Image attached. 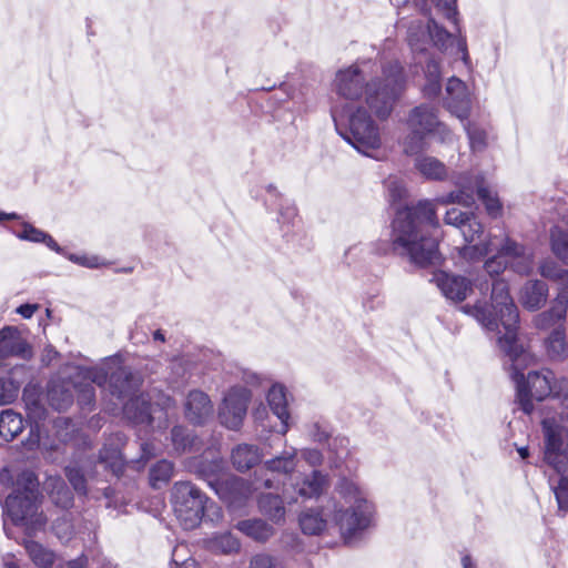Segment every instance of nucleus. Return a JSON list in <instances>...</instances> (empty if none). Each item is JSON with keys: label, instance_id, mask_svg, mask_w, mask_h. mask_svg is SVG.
<instances>
[{"label": "nucleus", "instance_id": "obj_31", "mask_svg": "<svg viewBox=\"0 0 568 568\" xmlns=\"http://www.w3.org/2000/svg\"><path fill=\"white\" fill-rule=\"evenodd\" d=\"M235 527L242 534L258 542L267 541L275 532L273 526L261 518L240 520Z\"/></svg>", "mask_w": 568, "mask_h": 568}, {"label": "nucleus", "instance_id": "obj_62", "mask_svg": "<svg viewBox=\"0 0 568 568\" xmlns=\"http://www.w3.org/2000/svg\"><path fill=\"white\" fill-rule=\"evenodd\" d=\"M301 457L311 467H318L323 463V454L315 448H304L300 452Z\"/></svg>", "mask_w": 568, "mask_h": 568}, {"label": "nucleus", "instance_id": "obj_61", "mask_svg": "<svg viewBox=\"0 0 568 568\" xmlns=\"http://www.w3.org/2000/svg\"><path fill=\"white\" fill-rule=\"evenodd\" d=\"M95 402V392L94 387L91 384L85 385L79 390L78 394V403L82 407H88L91 409V407L94 405Z\"/></svg>", "mask_w": 568, "mask_h": 568}, {"label": "nucleus", "instance_id": "obj_63", "mask_svg": "<svg viewBox=\"0 0 568 568\" xmlns=\"http://www.w3.org/2000/svg\"><path fill=\"white\" fill-rule=\"evenodd\" d=\"M430 135L436 136L443 143H453L455 138L450 129L440 121Z\"/></svg>", "mask_w": 568, "mask_h": 568}, {"label": "nucleus", "instance_id": "obj_16", "mask_svg": "<svg viewBox=\"0 0 568 568\" xmlns=\"http://www.w3.org/2000/svg\"><path fill=\"white\" fill-rule=\"evenodd\" d=\"M498 252L508 261L509 267L519 275H528L534 270V254L524 244L506 237Z\"/></svg>", "mask_w": 568, "mask_h": 568}, {"label": "nucleus", "instance_id": "obj_30", "mask_svg": "<svg viewBox=\"0 0 568 568\" xmlns=\"http://www.w3.org/2000/svg\"><path fill=\"white\" fill-rule=\"evenodd\" d=\"M258 510L274 524L284 521L286 509L278 494H261L257 500Z\"/></svg>", "mask_w": 568, "mask_h": 568}, {"label": "nucleus", "instance_id": "obj_55", "mask_svg": "<svg viewBox=\"0 0 568 568\" xmlns=\"http://www.w3.org/2000/svg\"><path fill=\"white\" fill-rule=\"evenodd\" d=\"M348 439L344 436H335L331 438L328 442V450L335 455V459L333 460L334 466H337V462L342 460L348 454Z\"/></svg>", "mask_w": 568, "mask_h": 568}, {"label": "nucleus", "instance_id": "obj_10", "mask_svg": "<svg viewBox=\"0 0 568 568\" xmlns=\"http://www.w3.org/2000/svg\"><path fill=\"white\" fill-rule=\"evenodd\" d=\"M455 184L458 189L440 197L438 200L439 202L444 204L458 203L464 206H471L475 203L476 193L490 216L497 217L501 214L503 206L497 194L485 186L481 175L471 176L467 173L458 176Z\"/></svg>", "mask_w": 568, "mask_h": 568}, {"label": "nucleus", "instance_id": "obj_9", "mask_svg": "<svg viewBox=\"0 0 568 568\" xmlns=\"http://www.w3.org/2000/svg\"><path fill=\"white\" fill-rule=\"evenodd\" d=\"M171 503L184 529L197 527L209 508V498L191 481H176L171 490Z\"/></svg>", "mask_w": 568, "mask_h": 568}, {"label": "nucleus", "instance_id": "obj_18", "mask_svg": "<svg viewBox=\"0 0 568 568\" xmlns=\"http://www.w3.org/2000/svg\"><path fill=\"white\" fill-rule=\"evenodd\" d=\"M430 282L439 288L447 300L457 303L463 302L471 292V283L466 277L444 271L435 272Z\"/></svg>", "mask_w": 568, "mask_h": 568}, {"label": "nucleus", "instance_id": "obj_45", "mask_svg": "<svg viewBox=\"0 0 568 568\" xmlns=\"http://www.w3.org/2000/svg\"><path fill=\"white\" fill-rule=\"evenodd\" d=\"M12 493H19L31 498H38L39 480L37 475L32 470L21 471L17 478L16 488Z\"/></svg>", "mask_w": 568, "mask_h": 568}, {"label": "nucleus", "instance_id": "obj_20", "mask_svg": "<svg viewBox=\"0 0 568 568\" xmlns=\"http://www.w3.org/2000/svg\"><path fill=\"white\" fill-rule=\"evenodd\" d=\"M213 404L206 393L191 390L184 403V416L193 425L202 426L213 417Z\"/></svg>", "mask_w": 568, "mask_h": 568}, {"label": "nucleus", "instance_id": "obj_26", "mask_svg": "<svg viewBox=\"0 0 568 568\" xmlns=\"http://www.w3.org/2000/svg\"><path fill=\"white\" fill-rule=\"evenodd\" d=\"M568 308V288L561 287L549 311L540 313L536 317L538 328H547L566 318Z\"/></svg>", "mask_w": 568, "mask_h": 568}, {"label": "nucleus", "instance_id": "obj_42", "mask_svg": "<svg viewBox=\"0 0 568 568\" xmlns=\"http://www.w3.org/2000/svg\"><path fill=\"white\" fill-rule=\"evenodd\" d=\"M196 436L187 427L175 425L171 430V442L178 454L191 450L196 444Z\"/></svg>", "mask_w": 568, "mask_h": 568}, {"label": "nucleus", "instance_id": "obj_60", "mask_svg": "<svg viewBox=\"0 0 568 568\" xmlns=\"http://www.w3.org/2000/svg\"><path fill=\"white\" fill-rule=\"evenodd\" d=\"M562 270L556 262L551 260H545L539 265V273L542 277L557 281L559 280Z\"/></svg>", "mask_w": 568, "mask_h": 568}, {"label": "nucleus", "instance_id": "obj_32", "mask_svg": "<svg viewBox=\"0 0 568 568\" xmlns=\"http://www.w3.org/2000/svg\"><path fill=\"white\" fill-rule=\"evenodd\" d=\"M408 2L409 0H403L404 6ZM428 2L447 20H452L454 23H457V0H413L414 6L425 16H428L430 12Z\"/></svg>", "mask_w": 568, "mask_h": 568}, {"label": "nucleus", "instance_id": "obj_44", "mask_svg": "<svg viewBox=\"0 0 568 568\" xmlns=\"http://www.w3.org/2000/svg\"><path fill=\"white\" fill-rule=\"evenodd\" d=\"M550 246L552 253L565 264H568V230L560 226L551 227Z\"/></svg>", "mask_w": 568, "mask_h": 568}, {"label": "nucleus", "instance_id": "obj_33", "mask_svg": "<svg viewBox=\"0 0 568 568\" xmlns=\"http://www.w3.org/2000/svg\"><path fill=\"white\" fill-rule=\"evenodd\" d=\"M16 236L23 241L33 243H43L47 247L58 254H63V248L54 241V239L47 232L34 227L30 223H22V230L16 233Z\"/></svg>", "mask_w": 568, "mask_h": 568}, {"label": "nucleus", "instance_id": "obj_49", "mask_svg": "<svg viewBox=\"0 0 568 568\" xmlns=\"http://www.w3.org/2000/svg\"><path fill=\"white\" fill-rule=\"evenodd\" d=\"M64 475L77 494L83 496L88 494L87 478L83 470L79 466H67L64 468Z\"/></svg>", "mask_w": 568, "mask_h": 568}, {"label": "nucleus", "instance_id": "obj_57", "mask_svg": "<svg viewBox=\"0 0 568 568\" xmlns=\"http://www.w3.org/2000/svg\"><path fill=\"white\" fill-rule=\"evenodd\" d=\"M62 255L65 256L72 263H75L88 268H98L103 265L102 260L97 255H78L73 253H65L64 251Z\"/></svg>", "mask_w": 568, "mask_h": 568}, {"label": "nucleus", "instance_id": "obj_19", "mask_svg": "<svg viewBox=\"0 0 568 568\" xmlns=\"http://www.w3.org/2000/svg\"><path fill=\"white\" fill-rule=\"evenodd\" d=\"M444 222L458 229L466 243H473L484 234L483 224L473 212L453 207L446 212Z\"/></svg>", "mask_w": 568, "mask_h": 568}, {"label": "nucleus", "instance_id": "obj_53", "mask_svg": "<svg viewBox=\"0 0 568 568\" xmlns=\"http://www.w3.org/2000/svg\"><path fill=\"white\" fill-rule=\"evenodd\" d=\"M19 393V386L10 378L0 377V406L12 403Z\"/></svg>", "mask_w": 568, "mask_h": 568}, {"label": "nucleus", "instance_id": "obj_38", "mask_svg": "<svg viewBox=\"0 0 568 568\" xmlns=\"http://www.w3.org/2000/svg\"><path fill=\"white\" fill-rule=\"evenodd\" d=\"M547 355L552 361H562L567 357L568 347L562 327L555 328L545 341Z\"/></svg>", "mask_w": 568, "mask_h": 568}, {"label": "nucleus", "instance_id": "obj_1", "mask_svg": "<svg viewBox=\"0 0 568 568\" xmlns=\"http://www.w3.org/2000/svg\"><path fill=\"white\" fill-rule=\"evenodd\" d=\"M479 290L486 294L491 290V303L478 301L474 305H463L462 311L475 317L488 331L498 329L501 325L505 334L498 338V344L504 353V368L509 373L516 384V400L520 409L530 415L534 410L531 399L541 402L552 395L562 406L557 420L568 414V379H556L550 369L531 371L525 376L523 371L528 362V354L518 343L517 329L519 313L509 294L508 283L503 280L480 282Z\"/></svg>", "mask_w": 568, "mask_h": 568}, {"label": "nucleus", "instance_id": "obj_23", "mask_svg": "<svg viewBox=\"0 0 568 568\" xmlns=\"http://www.w3.org/2000/svg\"><path fill=\"white\" fill-rule=\"evenodd\" d=\"M31 355L30 345L19 335L17 328L6 326L0 329V358L17 356L29 359Z\"/></svg>", "mask_w": 568, "mask_h": 568}, {"label": "nucleus", "instance_id": "obj_3", "mask_svg": "<svg viewBox=\"0 0 568 568\" xmlns=\"http://www.w3.org/2000/svg\"><path fill=\"white\" fill-rule=\"evenodd\" d=\"M371 65L372 61L365 60L339 70L335 77V88L337 93L347 100H356L365 94L371 111L379 120H386L406 90L405 70L399 61H387L382 64L381 77L366 82Z\"/></svg>", "mask_w": 568, "mask_h": 568}, {"label": "nucleus", "instance_id": "obj_12", "mask_svg": "<svg viewBox=\"0 0 568 568\" xmlns=\"http://www.w3.org/2000/svg\"><path fill=\"white\" fill-rule=\"evenodd\" d=\"M90 379L122 404L134 396L141 383L140 377L126 366H119L110 375L102 368L93 369Z\"/></svg>", "mask_w": 568, "mask_h": 568}, {"label": "nucleus", "instance_id": "obj_6", "mask_svg": "<svg viewBox=\"0 0 568 568\" xmlns=\"http://www.w3.org/2000/svg\"><path fill=\"white\" fill-rule=\"evenodd\" d=\"M399 26L407 27V41L414 53L418 55L415 58L416 63L423 67L425 75V84L422 88V93L426 99H435L442 91V71L439 61L433 55L426 53L427 47L430 43V18L425 24L422 20H410L406 22L404 17L399 18Z\"/></svg>", "mask_w": 568, "mask_h": 568}, {"label": "nucleus", "instance_id": "obj_5", "mask_svg": "<svg viewBox=\"0 0 568 568\" xmlns=\"http://www.w3.org/2000/svg\"><path fill=\"white\" fill-rule=\"evenodd\" d=\"M337 133L359 153L369 156L382 145L379 129L363 106H346L333 112Z\"/></svg>", "mask_w": 568, "mask_h": 568}, {"label": "nucleus", "instance_id": "obj_47", "mask_svg": "<svg viewBox=\"0 0 568 568\" xmlns=\"http://www.w3.org/2000/svg\"><path fill=\"white\" fill-rule=\"evenodd\" d=\"M489 252L488 243L479 239L459 248V255L469 262H476L486 256Z\"/></svg>", "mask_w": 568, "mask_h": 568}, {"label": "nucleus", "instance_id": "obj_24", "mask_svg": "<svg viewBox=\"0 0 568 568\" xmlns=\"http://www.w3.org/2000/svg\"><path fill=\"white\" fill-rule=\"evenodd\" d=\"M438 109L428 103H422L408 112L405 123L408 129H416L430 135L438 125Z\"/></svg>", "mask_w": 568, "mask_h": 568}, {"label": "nucleus", "instance_id": "obj_4", "mask_svg": "<svg viewBox=\"0 0 568 568\" xmlns=\"http://www.w3.org/2000/svg\"><path fill=\"white\" fill-rule=\"evenodd\" d=\"M335 490L348 506L335 507L333 520L348 542L373 526L375 507L367 499L366 491L353 478H339Z\"/></svg>", "mask_w": 568, "mask_h": 568}, {"label": "nucleus", "instance_id": "obj_2", "mask_svg": "<svg viewBox=\"0 0 568 568\" xmlns=\"http://www.w3.org/2000/svg\"><path fill=\"white\" fill-rule=\"evenodd\" d=\"M438 225L432 202L420 201L414 206H406L395 214L390 242L373 243L368 246L369 252L385 255L392 251L418 266L435 265L440 261L438 242L436 237L427 234V229Z\"/></svg>", "mask_w": 568, "mask_h": 568}, {"label": "nucleus", "instance_id": "obj_15", "mask_svg": "<svg viewBox=\"0 0 568 568\" xmlns=\"http://www.w3.org/2000/svg\"><path fill=\"white\" fill-rule=\"evenodd\" d=\"M445 108L462 121L467 120L471 100L466 84L458 78L452 77L446 84Z\"/></svg>", "mask_w": 568, "mask_h": 568}, {"label": "nucleus", "instance_id": "obj_14", "mask_svg": "<svg viewBox=\"0 0 568 568\" xmlns=\"http://www.w3.org/2000/svg\"><path fill=\"white\" fill-rule=\"evenodd\" d=\"M251 392L243 386L230 388L219 409L220 423L229 429H239L246 416Z\"/></svg>", "mask_w": 568, "mask_h": 568}, {"label": "nucleus", "instance_id": "obj_51", "mask_svg": "<svg viewBox=\"0 0 568 568\" xmlns=\"http://www.w3.org/2000/svg\"><path fill=\"white\" fill-rule=\"evenodd\" d=\"M307 433L313 442L328 445L333 429L327 422L316 420L308 425Z\"/></svg>", "mask_w": 568, "mask_h": 568}, {"label": "nucleus", "instance_id": "obj_59", "mask_svg": "<svg viewBox=\"0 0 568 568\" xmlns=\"http://www.w3.org/2000/svg\"><path fill=\"white\" fill-rule=\"evenodd\" d=\"M191 364V357L187 355L174 358L171 363L172 373L176 378L185 379L189 375Z\"/></svg>", "mask_w": 568, "mask_h": 568}, {"label": "nucleus", "instance_id": "obj_27", "mask_svg": "<svg viewBox=\"0 0 568 568\" xmlns=\"http://www.w3.org/2000/svg\"><path fill=\"white\" fill-rule=\"evenodd\" d=\"M267 403L273 414L281 420L280 433L285 435L290 428V413L284 386L273 385L267 393Z\"/></svg>", "mask_w": 568, "mask_h": 568}, {"label": "nucleus", "instance_id": "obj_22", "mask_svg": "<svg viewBox=\"0 0 568 568\" xmlns=\"http://www.w3.org/2000/svg\"><path fill=\"white\" fill-rule=\"evenodd\" d=\"M449 21L456 27L459 37L455 39L453 33L448 32L444 27L439 26L435 19L430 18V42L440 51H447L456 43V53H460L463 61L467 63L469 55L466 39L460 34L458 22L454 23V21Z\"/></svg>", "mask_w": 568, "mask_h": 568}, {"label": "nucleus", "instance_id": "obj_13", "mask_svg": "<svg viewBox=\"0 0 568 568\" xmlns=\"http://www.w3.org/2000/svg\"><path fill=\"white\" fill-rule=\"evenodd\" d=\"M298 463V450L295 447L285 448L282 453L267 459L263 464L265 474L258 479L262 481V487L265 489L280 490L282 488L285 496L288 491L286 483L280 477L291 481L296 474Z\"/></svg>", "mask_w": 568, "mask_h": 568}, {"label": "nucleus", "instance_id": "obj_58", "mask_svg": "<svg viewBox=\"0 0 568 568\" xmlns=\"http://www.w3.org/2000/svg\"><path fill=\"white\" fill-rule=\"evenodd\" d=\"M250 568H282V566L275 557L263 552L251 558Z\"/></svg>", "mask_w": 568, "mask_h": 568}, {"label": "nucleus", "instance_id": "obj_52", "mask_svg": "<svg viewBox=\"0 0 568 568\" xmlns=\"http://www.w3.org/2000/svg\"><path fill=\"white\" fill-rule=\"evenodd\" d=\"M558 510L561 516H565L568 511V477H560L557 486L552 487Z\"/></svg>", "mask_w": 568, "mask_h": 568}, {"label": "nucleus", "instance_id": "obj_56", "mask_svg": "<svg viewBox=\"0 0 568 568\" xmlns=\"http://www.w3.org/2000/svg\"><path fill=\"white\" fill-rule=\"evenodd\" d=\"M508 266V261L505 260L499 252H497L495 256L488 258L485 262L484 270L488 275L493 277L501 274Z\"/></svg>", "mask_w": 568, "mask_h": 568}, {"label": "nucleus", "instance_id": "obj_36", "mask_svg": "<svg viewBox=\"0 0 568 568\" xmlns=\"http://www.w3.org/2000/svg\"><path fill=\"white\" fill-rule=\"evenodd\" d=\"M23 429V420L20 414L12 409L0 413V436L6 442L13 440Z\"/></svg>", "mask_w": 568, "mask_h": 568}, {"label": "nucleus", "instance_id": "obj_21", "mask_svg": "<svg viewBox=\"0 0 568 568\" xmlns=\"http://www.w3.org/2000/svg\"><path fill=\"white\" fill-rule=\"evenodd\" d=\"M38 498H31L19 493H11L2 505L3 514L13 525H23L28 517L37 513Z\"/></svg>", "mask_w": 568, "mask_h": 568}, {"label": "nucleus", "instance_id": "obj_17", "mask_svg": "<svg viewBox=\"0 0 568 568\" xmlns=\"http://www.w3.org/2000/svg\"><path fill=\"white\" fill-rule=\"evenodd\" d=\"M327 486V475L318 469H313L310 474L298 473L290 481V487L303 499L318 498Z\"/></svg>", "mask_w": 568, "mask_h": 568}, {"label": "nucleus", "instance_id": "obj_29", "mask_svg": "<svg viewBox=\"0 0 568 568\" xmlns=\"http://www.w3.org/2000/svg\"><path fill=\"white\" fill-rule=\"evenodd\" d=\"M233 466L239 471H246L257 465L262 459L260 448L251 444H240L231 454Z\"/></svg>", "mask_w": 568, "mask_h": 568}, {"label": "nucleus", "instance_id": "obj_35", "mask_svg": "<svg viewBox=\"0 0 568 568\" xmlns=\"http://www.w3.org/2000/svg\"><path fill=\"white\" fill-rule=\"evenodd\" d=\"M48 487L50 499L55 506L68 509L73 505V494L61 477H51Z\"/></svg>", "mask_w": 568, "mask_h": 568}, {"label": "nucleus", "instance_id": "obj_34", "mask_svg": "<svg viewBox=\"0 0 568 568\" xmlns=\"http://www.w3.org/2000/svg\"><path fill=\"white\" fill-rule=\"evenodd\" d=\"M98 464L110 470L112 476L119 478L123 473L125 460L118 447L105 444L99 453Z\"/></svg>", "mask_w": 568, "mask_h": 568}, {"label": "nucleus", "instance_id": "obj_48", "mask_svg": "<svg viewBox=\"0 0 568 568\" xmlns=\"http://www.w3.org/2000/svg\"><path fill=\"white\" fill-rule=\"evenodd\" d=\"M50 405L59 410L63 412L68 409L73 403V395L69 389L61 387H53L48 393Z\"/></svg>", "mask_w": 568, "mask_h": 568}, {"label": "nucleus", "instance_id": "obj_40", "mask_svg": "<svg viewBox=\"0 0 568 568\" xmlns=\"http://www.w3.org/2000/svg\"><path fill=\"white\" fill-rule=\"evenodd\" d=\"M415 166L428 180H442L447 174L445 164L433 156L417 158Z\"/></svg>", "mask_w": 568, "mask_h": 568}, {"label": "nucleus", "instance_id": "obj_41", "mask_svg": "<svg viewBox=\"0 0 568 568\" xmlns=\"http://www.w3.org/2000/svg\"><path fill=\"white\" fill-rule=\"evenodd\" d=\"M174 473V464L170 460L162 459L155 463L149 471L150 485L154 489H160L166 485Z\"/></svg>", "mask_w": 568, "mask_h": 568}, {"label": "nucleus", "instance_id": "obj_25", "mask_svg": "<svg viewBox=\"0 0 568 568\" xmlns=\"http://www.w3.org/2000/svg\"><path fill=\"white\" fill-rule=\"evenodd\" d=\"M548 285L540 280H530L520 291V302L528 311L541 308L548 298Z\"/></svg>", "mask_w": 568, "mask_h": 568}, {"label": "nucleus", "instance_id": "obj_64", "mask_svg": "<svg viewBox=\"0 0 568 568\" xmlns=\"http://www.w3.org/2000/svg\"><path fill=\"white\" fill-rule=\"evenodd\" d=\"M554 211L561 222L568 224V194L560 196L555 202Z\"/></svg>", "mask_w": 568, "mask_h": 568}, {"label": "nucleus", "instance_id": "obj_46", "mask_svg": "<svg viewBox=\"0 0 568 568\" xmlns=\"http://www.w3.org/2000/svg\"><path fill=\"white\" fill-rule=\"evenodd\" d=\"M408 130V134L402 141V148L405 154L415 155L424 150L427 134L416 129Z\"/></svg>", "mask_w": 568, "mask_h": 568}, {"label": "nucleus", "instance_id": "obj_8", "mask_svg": "<svg viewBox=\"0 0 568 568\" xmlns=\"http://www.w3.org/2000/svg\"><path fill=\"white\" fill-rule=\"evenodd\" d=\"M195 474L230 505H242L251 494V488L244 479L225 473V463L222 458L199 460Z\"/></svg>", "mask_w": 568, "mask_h": 568}, {"label": "nucleus", "instance_id": "obj_37", "mask_svg": "<svg viewBox=\"0 0 568 568\" xmlns=\"http://www.w3.org/2000/svg\"><path fill=\"white\" fill-rule=\"evenodd\" d=\"M300 526L305 535H320L326 528L327 521L320 509L310 508L300 515Z\"/></svg>", "mask_w": 568, "mask_h": 568}, {"label": "nucleus", "instance_id": "obj_39", "mask_svg": "<svg viewBox=\"0 0 568 568\" xmlns=\"http://www.w3.org/2000/svg\"><path fill=\"white\" fill-rule=\"evenodd\" d=\"M209 548L219 554H237L241 549L240 540L230 531L216 532L209 539Z\"/></svg>", "mask_w": 568, "mask_h": 568}, {"label": "nucleus", "instance_id": "obj_50", "mask_svg": "<svg viewBox=\"0 0 568 568\" xmlns=\"http://www.w3.org/2000/svg\"><path fill=\"white\" fill-rule=\"evenodd\" d=\"M464 128L466 130L469 144L473 151H481L486 148V139L487 134L485 130L479 128L478 125L465 120Z\"/></svg>", "mask_w": 568, "mask_h": 568}, {"label": "nucleus", "instance_id": "obj_28", "mask_svg": "<svg viewBox=\"0 0 568 568\" xmlns=\"http://www.w3.org/2000/svg\"><path fill=\"white\" fill-rule=\"evenodd\" d=\"M152 404L143 395L133 396L125 403H123L124 416L134 424H146L152 423Z\"/></svg>", "mask_w": 568, "mask_h": 568}, {"label": "nucleus", "instance_id": "obj_7", "mask_svg": "<svg viewBox=\"0 0 568 568\" xmlns=\"http://www.w3.org/2000/svg\"><path fill=\"white\" fill-rule=\"evenodd\" d=\"M264 204L270 211H277V222L281 225L286 250L293 253L310 251L312 241L300 225L297 209L292 201L286 199L275 185L268 184L265 187Z\"/></svg>", "mask_w": 568, "mask_h": 568}, {"label": "nucleus", "instance_id": "obj_43", "mask_svg": "<svg viewBox=\"0 0 568 568\" xmlns=\"http://www.w3.org/2000/svg\"><path fill=\"white\" fill-rule=\"evenodd\" d=\"M24 548L33 561L40 568H52L54 554L34 540H26Z\"/></svg>", "mask_w": 568, "mask_h": 568}, {"label": "nucleus", "instance_id": "obj_54", "mask_svg": "<svg viewBox=\"0 0 568 568\" xmlns=\"http://www.w3.org/2000/svg\"><path fill=\"white\" fill-rule=\"evenodd\" d=\"M52 528L61 540H69L73 535V526L70 519L69 514H63L61 517H58L52 525Z\"/></svg>", "mask_w": 568, "mask_h": 568}, {"label": "nucleus", "instance_id": "obj_11", "mask_svg": "<svg viewBox=\"0 0 568 568\" xmlns=\"http://www.w3.org/2000/svg\"><path fill=\"white\" fill-rule=\"evenodd\" d=\"M545 437V462L552 467L560 477H568V449L564 439L568 440V414L556 417H546L541 422Z\"/></svg>", "mask_w": 568, "mask_h": 568}]
</instances>
